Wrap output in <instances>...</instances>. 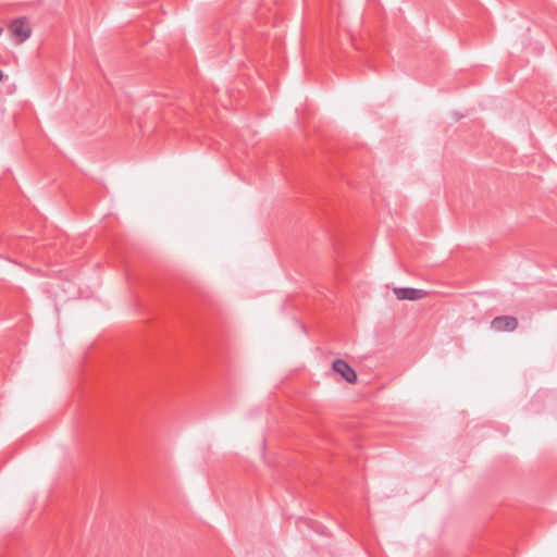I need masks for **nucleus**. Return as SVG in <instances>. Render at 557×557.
Here are the masks:
<instances>
[{"instance_id": "obj_1", "label": "nucleus", "mask_w": 557, "mask_h": 557, "mask_svg": "<svg viewBox=\"0 0 557 557\" xmlns=\"http://www.w3.org/2000/svg\"><path fill=\"white\" fill-rule=\"evenodd\" d=\"M8 29L17 45L23 44L32 36V28L25 16L12 20Z\"/></svg>"}, {"instance_id": "obj_3", "label": "nucleus", "mask_w": 557, "mask_h": 557, "mask_svg": "<svg viewBox=\"0 0 557 557\" xmlns=\"http://www.w3.org/2000/svg\"><path fill=\"white\" fill-rule=\"evenodd\" d=\"M518 319L512 315H498L495 317L491 326L497 332H511L518 327Z\"/></svg>"}, {"instance_id": "obj_4", "label": "nucleus", "mask_w": 557, "mask_h": 557, "mask_svg": "<svg viewBox=\"0 0 557 557\" xmlns=\"http://www.w3.org/2000/svg\"><path fill=\"white\" fill-rule=\"evenodd\" d=\"M394 293L397 299L400 300H418L426 295V293L422 289L410 287H395Z\"/></svg>"}, {"instance_id": "obj_5", "label": "nucleus", "mask_w": 557, "mask_h": 557, "mask_svg": "<svg viewBox=\"0 0 557 557\" xmlns=\"http://www.w3.org/2000/svg\"><path fill=\"white\" fill-rule=\"evenodd\" d=\"M4 78V73L0 70V82L3 81Z\"/></svg>"}, {"instance_id": "obj_2", "label": "nucleus", "mask_w": 557, "mask_h": 557, "mask_svg": "<svg viewBox=\"0 0 557 557\" xmlns=\"http://www.w3.org/2000/svg\"><path fill=\"white\" fill-rule=\"evenodd\" d=\"M334 372L338 373L347 383L354 384L357 382V373L344 359H336L332 363Z\"/></svg>"}, {"instance_id": "obj_6", "label": "nucleus", "mask_w": 557, "mask_h": 557, "mask_svg": "<svg viewBox=\"0 0 557 557\" xmlns=\"http://www.w3.org/2000/svg\"><path fill=\"white\" fill-rule=\"evenodd\" d=\"M2 32H3V28H2V27H0V35L2 34Z\"/></svg>"}]
</instances>
